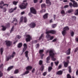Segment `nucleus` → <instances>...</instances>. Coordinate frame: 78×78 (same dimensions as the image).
Instances as JSON below:
<instances>
[{
    "label": "nucleus",
    "instance_id": "nucleus-28",
    "mask_svg": "<svg viewBox=\"0 0 78 78\" xmlns=\"http://www.w3.org/2000/svg\"><path fill=\"white\" fill-rule=\"evenodd\" d=\"M19 72V71L18 70L16 69L14 71V74H17Z\"/></svg>",
    "mask_w": 78,
    "mask_h": 78
},
{
    "label": "nucleus",
    "instance_id": "nucleus-12",
    "mask_svg": "<svg viewBox=\"0 0 78 78\" xmlns=\"http://www.w3.org/2000/svg\"><path fill=\"white\" fill-rule=\"evenodd\" d=\"M24 48L23 50V52H24L25 50H26L27 48V44L25 43L23 44Z\"/></svg>",
    "mask_w": 78,
    "mask_h": 78
},
{
    "label": "nucleus",
    "instance_id": "nucleus-34",
    "mask_svg": "<svg viewBox=\"0 0 78 78\" xmlns=\"http://www.w3.org/2000/svg\"><path fill=\"white\" fill-rule=\"evenodd\" d=\"M70 34L71 36H73L74 34V33L73 31H72L70 33Z\"/></svg>",
    "mask_w": 78,
    "mask_h": 78
},
{
    "label": "nucleus",
    "instance_id": "nucleus-63",
    "mask_svg": "<svg viewBox=\"0 0 78 78\" xmlns=\"http://www.w3.org/2000/svg\"><path fill=\"white\" fill-rule=\"evenodd\" d=\"M17 8V7H15L13 9V11H14L15 10H16Z\"/></svg>",
    "mask_w": 78,
    "mask_h": 78
},
{
    "label": "nucleus",
    "instance_id": "nucleus-39",
    "mask_svg": "<svg viewBox=\"0 0 78 78\" xmlns=\"http://www.w3.org/2000/svg\"><path fill=\"white\" fill-rule=\"evenodd\" d=\"M69 73H71V66H69Z\"/></svg>",
    "mask_w": 78,
    "mask_h": 78
},
{
    "label": "nucleus",
    "instance_id": "nucleus-23",
    "mask_svg": "<svg viewBox=\"0 0 78 78\" xmlns=\"http://www.w3.org/2000/svg\"><path fill=\"white\" fill-rule=\"evenodd\" d=\"M22 46V44L21 43H20L18 44V48H20Z\"/></svg>",
    "mask_w": 78,
    "mask_h": 78
},
{
    "label": "nucleus",
    "instance_id": "nucleus-5",
    "mask_svg": "<svg viewBox=\"0 0 78 78\" xmlns=\"http://www.w3.org/2000/svg\"><path fill=\"white\" fill-rule=\"evenodd\" d=\"M30 12L31 13L36 14H37V11L34 7H31L30 8Z\"/></svg>",
    "mask_w": 78,
    "mask_h": 78
},
{
    "label": "nucleus",
    "instance_id": "nucleus-62",
    "mask_svg": "<svg viewBox=\"0 0 78 78\" xmlns=\"http://www.w3.org/2000/svg\"><path fill=\"white\" fill-rule=\"evenodd\" d=\"M36 48H37L38 47H39V44H37L36 45Z\"/></svg>",
    "mask_w": 78,
    "mask_h": 78
},
{
    "label": "nucleus",
    "instance_id": "nucleus-41",
    "mask_svg": "<svg viewBox=\"0 0 78 78\" xmlns=\"http://www.w3.org/2000/svg\"><path fill=\"white\" fill-rule=\"evenodd\" d=\"M46 6L45 4H44L41 5V8L45 7Z\"/></svg>",
    "mask_w": 78,
    "mask_h": 78
},
{
    "label": "nucleus",
    "instance_id": "nucleus-8",
    "mask_svg": "<svg viewBox=\"0 0 78 78\" xmlns=\"http://www.w3.org/2000/svg\"><path fill=\"white\" fill-rule=\"evenodd\" d=\"M63 63L64 64V66L65 68H66L68 66V64L69 63V60H67V62H63Z\"/></svg>",
    "mask_w": 78,
    "mask_h": 78
},
{
    "label": "nucleus",
    "instance_id": "nucleus-48",
    "mask_svg": "<svg viewBox=\"0 0 78 78\" xmlns=\"http://www.w3.org/2000/svg\"><path fill=\"white\" fill-rule=\"evenodd\" d=\"M23 17H21L20 18V22H21L23 21Z\"/></svg>",
    "mask_w": 78,
    "mask_h": 78
},
{
    "label": "nucleus",
    "instance_id": "nucleus-25",
    "mask_svg": "<svg viewBox=\"0 0 78 78\" xmlns=\"http://www.w3.org/2000/svg\"><path fill=\"white\" fill-rule=\"evenodd\" d=\"M75 15H78V9H76L75 12Z\"/></svg>",
    "mask_w": 78,
    "mask_h": 78
},
{
    "label": "nucleus",
    "instance_id": "nucleus-21",
    "mask_svg": "<svg viewBox=\"0 0 78 78\" xmlns=\"http://www.w3.org/2000/svg\"><path fill=\"white\" fill-rule=\"evenodd\" d=\"M48 13H46L45 14L44 16H43V18L44 19H46L48 18Z\"/></svg>",
    "mask_w": 78,
    "mask_h": 78
},
{
    "label": "nucleus",
    "instance_id": "nucleus-40",
    "mask_svg": "<svg viewBox=\"0 0 78 78\" xmlns=\"http://www.w3.org/2000/svg\"><path fill=\"white\" fill-rule=\"evenodd\" d=\"M1 55H2V53L3 51V48H1Z\"/></svg>",
    "mask_w": 78,
    "mask_h": 78
},
{
    "label": "nucleus",
    "instance_id": "nucleus-18",
    "mask_svg": "<svg viewBox=\"0 0 78 78\" xmlns=\"http://www.w3.org/2000/svg\"><path fill=\"white\" fill-rule=\"evenodd\" d=\"M70 49H69L67 51H66V54L67 55H69L70 54Z\"/></svg>",
    "mask_w": 78,
    "mask_h": 78
},
{
    "label": "nucleus",
    "instance_id": "nucleus-64",
    "mask_svg": "<svg viewBox=\"0 0 78 78\" xmlns=\"http://www.w3.org/2000/svg\"><path fill=\"white\" fill-rule=\"evenodd\" d=\"M76 74L77 76L78 75V70H77L76 72Z\"/></svg>",
    "mask_w": 78,
    "mask_h": 78
},
{
    "label": "nucleus",
    "instance_id": "nucleus-17",
    "mask_svg": "<svg viewBox=\"0 0 78 78\" xmlns=\"http://www.w3.org/2000/svg\"><path fill=\"white\" fill-rule=\"evenodd\" d=\"M62 71H59L56 73L58 75H62Z\"/></svg>",
    "mask_w": 78,
    "mask_h": 78
},
{
    "label": "nucleus",
    "instance_id": "nucleus-55",
    "mask_svg": "<svg viewBox=\"0 0 78 78\" xmlns=\"http://www.w3.org/2000/svg\"><path fill=\"white\" fill-rule=\"evenodd\" d=\"M2 76H3L2 73L1 72H0V77Z\"/></svg>",
    "mask_w": 78,
    "mask_h": 78
},
{
    "label": "nucleus",
    "instance_id": "nucleus-35",
    "mask_svg": "<svg viewBox=\"0 0 78 78\" xmlns=\"http://www.w3.org/2000/svg\"><path fill=\"white\" fill-rule=\"evenodd\" d=\"M59 62L58 61L55 62V64L56 66H57L59 64Z\"/></svg>",
    "mask_w": 78,
    "mask_h": 78
},
{
    "label": "nucleus",
    "instance_id": "nucleus-50",
    "mask_svg": "<svg viewBox=\"0 0 78 78\" xmlns=\"http://www.w3.org/2000/svg\"><path fill=\"white\" fill-rule=\"evenodd\" d=\"M47 74V73L46 72H44L43 73V75L44 76H45L46 74Z\"/></svg>",
    "mask_w": 78,
    "mask_h": 78
},
{
    "label": "nucleus",
    "instance_id": "nucleus-33",
    "mask_svg": "<svg viewBox=\"0 0 78 78\" xmlns=\"http://www.w3.org/2000/svg\"><path fill=\"white\" fill-rule=\"evenodd\" d=\"M57 26V25L56 24H54L52 25L51 27L52 28H55Z\"/></svg>",
    "mask_w": 78,
    "mask_h": 78
},
{
    "label": "nucleus",
    "instance_id": "nucleus-19",
    "mask_svg": "<svg viewBox=\"0 0 78 78\" xmlns=\"http://www.w3.org/2000/svg\"><path fill=\"white\" fill-rule=\"evenodd\" d=\"M46 3L48 5H51V3L50 1L49 0H46Z\"/></svg>",
    "mask_w": 78,
    "mask_h": 78
},
{
    "label": "nucleus",
    "instance_id": "nucleus-14",
    "mask_svg": "<svg viewBox=\"0 0 78 78\" xmlns=\"http://www.w3.org/2000/svg\"><path fill=\"white\" fill-rule=\"evenodd\" d=\"M63 30L66 31H68L69 30V28L68 27L66 26L64 27Z\"/></svg>",
    "mask_w": 78,
    "mask_h": 78
},
{
    "label": "nucleus",
    "instance_id": "nucleus-61",
    "mask_svg": "<svg viewBox=\"0 0 78 78\" xmlns=\"http://www.w3.org/2000/svg\"><path fill=\"white\" fill-rule=\"evenodd\" d=\"M3 68V64H2L1 65V66H0V68Z\"/></svg>",
    "mask_w": 78,
    "mask_h": 78
},
{
    "label": "nucleus",
    "instance_id": "nucleus-47",
    "mask_svg": "<svg viewBox=\"0 0 78 78\" xmlns=\"http://www.w3.org/2000/svg\"><path fill=\"white\" fill-rule=\"evenodd\" d=\"M13 30H14V27H13L12 28H11V30H10V33H11L12 32V31H13Z\"/></svg>",
    "mask_w": 78,
    "mask_h": 78
},
{
    "label": "nucleus",
    "instance_id": "nucleus-30",
    "mask_svg": "<svg viewBox=\"0 0 78 78\" xmlns=\"http://www.w3.org/2000/svg\"><path fill=\"white\" fill-rule=\"evenodd\" d=\"M2 30L4 31L6 30V27L4 26H2Z\"/></svg>",
    "mask_w": 78,
    "mask_h": 78
},
{
    "label": "nucleus",
    "instance_id": "nucleus-3",
    "mask_svg": "<svg viewBox=\"0 0 78 78\" xmlns=\"http://www.w3.org/2000/svg\"><path fill=\"white\" fill-rule=\"evenodd\" d=\"M8 6V5L7 4H4V2L3 1H1L0 2V8L3 9V6L7 7Z\"/></svg>",
    "mask_w": 78,
    "mask_h": 78
},
{
    "label": "nucleus",
    "instance_id": "nucleus-4",
    "mask_svg": "<svg viewBox=\"0 0 78 78\" xmlns=\"http://www.w3.org/2000/svg\"><path fill=\"white\" fill-rule=\"evenodd\" d=\"M56 31H55V30H48L46 32V34H56Z\"/></svg>",
    "mask_w": 78,
    "mask_h": 78
},
{
    "label": "nucleus",
    "instance_id": "nucleus-49",
    "mask_svg": "<svg viewBox=\"0 0 78 78\" xmlns=\"http://www.w3.org/2000/svg\"><path fill=\"white\" fill-rule=\"evenodd\" d=\"M67 78H71V77L69 74H68L67 75Z\"/></svg>",
    "mask_w": 78,
    "mask_h": 78
},
{
    "label": "nucleus",
    "instance_id": "nucleus-43",
    "mask_svg": "<svg viewBox=\"0 0 78 78\" xmlns=\"http://www.w3.org/2000/svg\"><path fill=\"white\" fill-rule=\"evenodd\" d=\"M16 38H17V39H20L21 38V36H19V35H17V36H16Z\"/></svg>",
    "mask_w": 78,
    "mask_h": 78
},
{
    "label": "nucleus",
    "instance_id": "nucleus-20",
    "mask_svg": "<svg viewBox=\"0 0 78 78\" xmlns=\"http://www.w3.org/2000/svg\"><path fill=\"white\" fill-rule=\"evenodd\" d=\"M50 39H48V41H51V40H52L54 38V36H50V37H49Z\"/></svg>",
    "mask_w": 78,
    "mask_h": 78
},
{
    "label": "nucleus",
    "instance_id": "nucleus-1",
    "mask_svg": "<svg viewBox=\"0 0 78 78\" xmlns=\"http://www.w3.org/2000/svg\"><path fill=\"white\" fill-rule=\"evenodd\" d=\"M55 54L54 53V50L53 49L49 51V55L51 57L52 60L55 61L56 58H55Z\"/></svg>",
    "mask_w": 78,
    "mask_h": 78
},
{
    "label": "nucleus",
    "instance_id": "nucleus-10",
    "mask_svg": "<svg viewBox=\"0 0 78 78\" xmlns=\"http://www.w3.org/2000/svg\"><path fill=\"white\" fill-rule=\"evenodd\" d=\"M5 42H6V45H7V46H9L12 44V42L9 41H5Z\"/></svg>",
    "mask_w": 78,
    "mask_h": 78
},
{
    "label": "nucleus",
    "instance_id": "nucleus-13",
    "mask_svg": "<svg viewBox=\"0 0 78 78\" xmlns=\"http://www.w3.org/2000/svg\"><path fill=\"white\" fill-rule=\"evenodd\" d=\"M73 7H77L78 6V5L76 2L75 1L73 2Z\"/></svg>",
    "mask_w": 78,
    "mask_h": 78
},
{
    "label": "nucleus",
    "instance_id": "nucleus-56",
    "mask_svg": "<svg viewBox=\"0 0 78 78\" xmlns=\"http://www.w3.org/2000/svg\"><path fill=\"white\" fill-rule=\"evenodd\" d=\"M61 13L62 14H64L65 13V11L64 10H62L61 11Z\"/></svg>",
    "mask_w": 78,
    "mask_h": 78
},
{
    "label": "nucleus",
    "instance_id": "nucleus-15",
    "mask_svg": "<svg viewBox=\"0 0 78 78\" xmlns=\"http://www.w3.org/2000/svg\"><path fill=\"white\" fill-rule=\"evenodd\" d=\"M66 34H67L66 31L63 30L62 31V34L63 36H65V35H66Z\"/></svg>",
    "mask_w": 78,
    "mask_h": 78
},
{
    "label": "nucleus",
    "instance_id": "nucleus-45",
    "mask_svg": "<svg viewBox=\"0 0 78 78\" xmlns=\"http://www.w3.org/2000/svg\"><path fill=\"white\" fill-rule=\"evenodd\" d=\"M46 11V10L45 9H43L41 11H40V13H42L43 12H45Z\"/></svg>",
    "mask_w": 78,
    "mask_h": 78
},
{
    "label": "nucleus",
    "instance_id": "nucleus-29",
    "mask_svg": "<svg viewBox=\"0 0 78 78\" xmlns=\"http://www.w3.org/2000/svg\"><path fill=\"white\" fill-rule=\"evenodd\" d=\"M29 73V71H26L24 73H23V75H25V74H28V73Z\"/></svg>",
    "mask_w": 78,
    "mask_h": 78
},
{
    "label": "nucleus",
    "instance_id": "nucleus-7",
    "mask_svg": "<svg viewBox=\"0 0 78 78\" xmlns=\"http://www.w3.org/2000/svg\"><path fill=\"white\" fill-rule=\"evenodd\" d=\"M26 37H27L26 39V42H29L32 39V37L29 35H27Z\"/></svg>",
    "mask_w": 78,
    "mask_h": 78
},
{
    "label": "nucleus",
    "instance_id": "nucleus-42",
    "mask_svg": "<svg viewBox=\"0 0 78 78\" xmlns=\"http://www.w3.org/2000/svg\"><path fill=\"white\" fill-rule=\"evenodd\" d=\"M69 5L71 7H72L73 6V5L71 2L69 3Z\"/></svg>",
    "mask_w": 78,
    "mask_h": 78
},
{
    "label": "nucleus",
    "instance_id": "nucleus-22",
    "mask_svg": "<svg viewBox=\"0 0 78 78\" xmlns=\"http://www.w3.org/2000/svg\"><path fill=\"white\" fill-rule=\"evenodd\" d=\"M13 66H11L8 68L7 69V71H9L10 70L12 69L13 68Z\"/></svg>",
    "mask_w": 78,
    "mask_h": 78
},
{
    "label": "nucleus",
    "instance_id": "nucleus-24",
    "mask_svg": "<svg viewBox=\"0 0 78 78\" xmlns=\"http://www.w3.org/2000/svg\"><path fill=\"white\" fill-rule=\"evenodd\" d=\"M44 34H41V36L39 37V40H41V39H43L44 38Z\"/></svg>",
    "mask_w": 78,
    "mask_h": 78
},
{
    "label": "nucleus",
    "instance_id": "nucleus-11",
    "mask_svg": "<svg viewBox=\"0 0 78 78\" xmlns=\"http://www.w3.org/2000/svg\"><path fill=\"white\" fill-rule=\"evenodd\" d=\"M35 26L36 24L34 23H31L30 25V27L32 28L34 27Z\"/></svg>",
    "mask_w": 78,
    "mask_h": 78
},
{
    "label": "nucleus",
    "instance_id": "nucleus-59",
    "mask_svg": "<svg viewBox=\"0 0 78 78\" xmlns=\"http://www.w3.org/2000/svg\"><path fill=\"white\" fill-rule=\"evenodd\" d=\"M75 40L76 41V42H78V37H76Z\"/></svg>",
    "mask_w": 78,
    "mask_h": 78
},
{
    "label": "nucleus",
    "instance_id": "nucleus-52",
    "mask_svg": "<svg viewBox=\"0 0 78 78\" xmlns=\"http://www.w3.org/2000/svg\"><path fill=\"white\" fill-rule=\"evenodd\" d=\"M69 7V5H65V6H64V7L65 8H67L68 7Z\"/></svg>",
    "mask_w": 78,
    "mask_h": 78
},
{
    "label": "nucleus",
    "instance_id": "nucleus-60",
    "mask_svg": "<svg viewBox=\"0 0 78 78\" xmlns=\"http://www.w3.org/2000/svg\"><path fill=\"white\" fill-rule=\"evenodd\" d=\"M38 0H34V3H36L37 2Z\"/></svg>",
    "mask_w": 78,
    "mask_h": 78
},
{
    "label": "nucleus",
    "instance_id": "nucleus-44",
    "mask_svg": "<svg viewBox=\"0 0 78 78\" xmlns=\"http://www.w3.org/2000/svg\"><path fill=\"white\" fill-rule=\"evenodd\" d=\"M43 61L42 60H40L39 62V64L40 65H41L42 64Z\"/></svg>",
    "mask_w": 78,
    "mask_h": 78
},
{
    "label": "nucleus",
    "instance_id": "nucleus-58",
    "mask_svg": "<svg viewBox=\"0 0 78 78\" xmlns=\"http://www.w3.org/2000/svg\"><path fill=\"white\" fill-rule=\"evenodd\" d=\"M77 50H78V48H76L75 50V52H76Z\"/></svg>",
    "mask_w": 78,
    "mask_h": 78
},
{
    "label": "nucleus",
    "instance_id": "nucleus-38",
    "mask_svg": "<svg viewBox=\"0 0 78 78\" xmlns=\"http://www.w3.org/2000/svg\"><path fill=\"white\" fill-rule=\"evenodd\" d=\"M24 22L25 23H26L27 22V19L26 17H24Z\"/></svg>",
    "mask_w": 78,
    "mask_h": 78
},
{
    "label": "nucleus",
    "instance_id": "nucleus-37",
    "mask_svg": "<svg viewBox=\"0 0 78 78\" xmlns=\"http://www.w3.org/2000/svg\"><path fill=\"white\" fill-rule=\"evenodd\" d=\"M18 2L14 1L13 2V4L14 5H16L17 3H18Z\"/></svg>",
    "mask_w": 78,
    "mask_h": 78
},
{
    "label": "nucleus",
    "instance_id": "nucleus-46",
    "mask_svg": "<svg viewBox=\"0 0 78 78\" xmlns=\"http://www.w3.org/2000/svg\"><path fill=\"white\" fill-rule=\"evenodd\" d=\"M44 66H42L41 68V69L40 70L41 71H42L43 69H44Z\"/></svg>",
    "mask_w": 78,
    "mask_h": 78
},
{
    "label": "nucleus",
    "instance_id": "nucleus-6",
    "mask_svg": "<svg viewBox=\"0 0 78 78\" xmlns=\"http://www.w3.org/2000/svg\"><path fill=\"white\" fill-rule=\"evenodd\" d=\"M27 3H26V4L23 3L21 5H20L19 7L21 9H24L26 8L27 6Z\"/></svg>",
    "mask_w": 78,
    "mask_h": 78
},
{
    "label": "nucleus",
    "instance_id": "nucleus-32",
    "mask_svg": "<svg viewBox=\"0 0 78 78\" xmlns=\"http://www.w3.org/2000/svg\"><path fill=\"white\" fill-rule=\"evenodd\" d=\"M52 69V68L51 67H49L48 68V72H50L51 70Z\"/></svg>",
    "mask_w": 78,
    "mask_h": 78
},
{
    "label": "nucleus",
    "instance_id": "nucleus-16",
    "mask_svg": "<svg viewBox=\"0 0 78 78\" xmlns=\"http://www.w3.org/2000/svg\"><path fill=\"white\" fill-rule=\"evenodd\" d=\"M32 67L31 66H28L26 68V69L27 70H31Z\"/></svg>",
    "mask_w": 78,
    "mask_h": 78
},
{
    "label": "nucleus",
    "instance_id": "nucleus-36",
    "mask_svg": "<svg viewBox=\"0 0 78 78\" xmlns=\"http://www.w3.org/2000/svg\"><path fill=\"white\" fill-rule=\"evenodd\" d=\"M44 52V50H41L39 51V53L40 54H42V53Z\"/></svg>",
    "mask_w": 78,
    "mask_h": 78
},
{
    "label": "nucleus",
    "instance_id": "nucleus-31",
    "mask_svg": "<svg viewBox=\"0 0 78 78\" xmlns=\"http://www.w3.org/2000/svg\"><path fill=\"white\" fill-rule=\"evenodd\" d=\"M9 12L10 13L12 12H13V9H12L11 8L9 10Z\"/></svg>",
    "mask_w": 78,
    "mask_h": 78
},
{
    "label": "nucleus",
    "instance_id": "nucleus-57",
    "mask_svg": "<svg viewBox=\"0 0 78 78\" xmlns=\"http://www.w3.org/2000/svg\"><path fill=\"white\" fill-rule=\"evenodd\" d=\"M62 65H59V66H58V68L59 69H61L62 67Z\"/></svg>",
    "mask_w": 78,
    "mask_h": 78
},
{
    "label": "nucleus",
    "instance_id": "nucleus-9",
    "mask_svg": "<svg viewBox=\"0 0 78 78\" xmlns=\"http://www.w3.org/2000/svg\"><path fill=\"white\" fill-rule=\"evenodd\" d=\"M25 56L26 58H27V60L28 61H29V58L28 56V51H26L25 52Z\"/></svg>",
    "mask_w": 78,
    "mask_h": 78
},
{
    "label": "nucleus",
    "instance_id": "nucleus-27",
    "mask_svg": "<svg viewBox=\"0 0 78 78\" xmlns=\"http://www.w3.org/2000/svg\"><path fill=\"white\" fill-rule=\"evenodd\" d=\"M50 60V57L49 56L47 58V61H46V62L47 63H48V61H49Z\"/></svg>",
    "mask_w": 78,
    "mask_h": 78
},
{
    "label": "nucleus",
    "instance_id": "nucleus-26",
    "mask_svg": "<svg viewBox=\"0 0 78 78\" xmlns=\"http://www.w3.org/2000/svg\"><path fill=\"white\" fill-rule=\"evenodd\" d=\"M47 34L46 35V37L47 38V39H48L51 37V35L48 34Z\"/></svg>",
    "mask_w": 78,
    "mask_h": 78
},
{
    "label": "nucleus",
    "instance_id": "nucleus-2",
    "mask_svg": "<svg viewBox=\"0 0 78 78\" xmlns=\"http://www.w3.org/2000/svg\"><path fill=\"white\" fill-rule=\"evenodd\" d=\"M15 55L16 52H13L11 56H9V57H8L6 58V60H7V61H8L9 59L13 58L14 57Z\"/></svg>",
    "mask_w": 78,
    "mask_h": 78
},
{
    "label": "nucleus",
    "instance_id": "nucleus-54",
    "mask_svg": "<svg viewBox=\"0 0 78 78\" xmlns=\"http://www.w3.org/2000/svg\"><path fill=\"white\" fill-rule=\"evenodd\" d=\"M57 40V39L56 38L55 39L53 40H52V42H56Z\"/></svg>",
    "mask_w": 78,
    "mask_h": 78
},
{
    "label": "nucleus",
    "instance_id": "nucleus-53",
    "mask_svg": "<svg viewBox=\"0 0 78 78\" xmlns=\"http://www.w3.org/2000/svg\"><path fill=\"white\" fill-rule=\"evenodd\" d=\"M73 9H71L70 10H69L68 11V12L69 13L71 12H73Z\"/></svg>",
    "mask_w": 78,
    "mask_h": 78
},
{
    "label": "nucleus",
    "instance_id": "nucleus-51",
    "mask_svg": "<svg viewBox=\"0 0 78 78\" xmlns=\"http://www.w3.org/2000/svg\"><path fill=\"white\" fill-rule=\"evenodd\" d=\"M72 18L74 20H76V18L75 16H73L72 17Z\"/></svg>",
    "mask_w": 78,
    "mask_h": 78
}]
</instances>
